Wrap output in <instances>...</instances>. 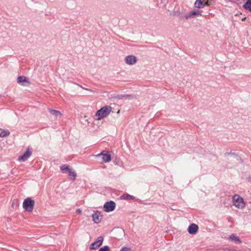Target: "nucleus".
<instances>
[{
  "label": "nucleus",
  "instance_id": "1",
  "mask_svg": "<svg viewBox=\"0 0 251 251\" xmlns=\"http://www.w3.org/2000/svg\"><path fill=\"white\" fill-rule=\"evenodd\" d=\"M112 107L110 106L106 105L98 110L95 116L97 120H100L106 117L111 112Z\"/></svg>",
  "mask_w": 251,
  "mask_h": 251
},
{
  "label": "nucleus",
  "instance_id": "2",
  "mask_svg": "<svg viewBox=\"0 0 251 251\" xmlns=\"http://www.w3.org/2000/svg\"><path fill=\"white\" fill-rule=\"evenodd\" d=\"M34 204V200L28 197L24 200L23 203V207L25 211L31 212L33 210Z\"/></svg>",
  "mask_w": 251,
  "mask_h": 251
},
{
  "label": "nucleus",
  "instance_id": "3",
  "mask_svg": "<svg viewBox=\"0 0 251 251\" xmlns=\"http://www.w3.org/2000/svg\"><path fill=\"white\" fill-rule=\"evenodd\" d=\"M233 205L238 208H243L245 203L243 198L238 195H234L232 198Z\"/></svg>",
  "mask_w": 251,
  "mask_h": 251
},
{
  "label": "nucleus",
  "instance_id": "4",
  "mask_svg": "<svg viewBox=\"0 0 251 251\" xmlns=\"http://www.w3.org/2000/svg\"><path fill=\"white\" fill-rule=\"evenodd\" d=\"M103 241V237L101 236H100L98 237L97 240L93 243L90 244V250H97L98 249L100 246H101L102 242Z\"/></svg>",
  "mask_w": 251,
  "mask_h": 251
},
{
  "label": "nucleus",
  "instance_id": "5",
  "mask_svg": "<svg viewBox=\"0 0 251 251\" xmlns=\"http://www.w3.org/2000/svg\"><path fill=\"white\" fill-rule=\"evenodd\" d=\"M116 203L112 201L106 202L103 205L104 210L106 212H110L114 211Z\"/></svg>",
  "mask_w": 251,
  "mask_h": 251
},
{
  "label": "nucleus",
  "instance_id": "6",
  "mask_svg": "<svg viewBox=\"0 0 251 251\" xmlns=\"http://www.w3.org/2000/svg\"><path fill=\"white\" fill-rule=\"evenodd\" d=\"M32 149L28 147L26 151L18 158V160L21 162L25 161L32 154Z\"/></svg>",
  "mask_w": 251,
  "mask_h": 251
},
{
  "label": "nucleus",
  "instance_id": "7",
  "mask_svg": "<svg viewBox=\"0 0 251 251\" xmlns=\"http://www.w3.org/2000/svg\"><path fill=\"white\" fill-rule=\"evenodd\" d=\"M92 217L95 223L99 224L102 220V215L100 211L97 210L93 213Z\"/></svg>",
  "mask_w": 251,
  "mask_h": 251
},
{
  "label": "nucleus",
  "instance_id": "8",
  "mask_svg": "<svg viewBox=\"0 0 251 251\" xmlns=\"http://www.w3.org/2000/svg\"><path fill=\"white\" fill-rule=\"evenodd\" d=\"M137 57L133 55H127L125 59V63L129 65H132L137 62Z\"/></svg>",
  "mask_w": 251,
  "mask_h": 251
},
{
  "label": "nucleus",
  "instance_id": "9",
  "mask_svg": "<svg viewBox=\"0 0 251 251\" xmlns=\"http://www.w3.org/2000/svg\"><path fill=\"white\" fill-rule=\"evenodd\" d=\"M97 156H101L102 162L105 163L109 162L111 160V155L107 153H105V151H102L101 152L98 154Z\"/></svg>",
  "mask_w": 251,
  "mask_h": 251
},
{
  "label": "nucleus",
  "instance_id": "10",
  "mask_svg": "<svg viewBox=\"0 0 251 251\" xmlns=\"http://www.w3.org/2000/svg\"><path fill=\"white\" fill-rule=\"evenodd\" d=\"M199 227L195 224H191L188 227V231L191 234H195L198 230Z\"/></svg>",
  "mask_w": 251,
  "mask_h": 251
},
{
  "label": "nucleus",
  "instance_id": "11",
  "mask_svg": "<svg viewBox=\"0 0 251 251\" xmlns=\"http://www.w3.org/2000/svg\"><path fill=\"white\" fill-rule=\"evenodd\" d=\"M202 11L198 9H194L192 11H191L187 15H185V18L186 19L190 18L194 15H201Z\"/></svg>",
  "mask_w": 251,
  "mask_h": 251
},
{
  "label": "nucleus",
  "instance_id": "12",
  "mask_svg": "<svg viewBox=\"0 0 251 251\" xmlns=\"http://www.w3.org/2000/svg\"><path fill=\"white\" fill-rule=\"evenodd\" d=\"M17 82L22 85H26L25 83H27L28 84H29L27 78L25 76H19L18 77L17 79Z\"/></svg>",
  "mask_w": 251,
  "mask_h": 251
},
{
  "label": "nucleus",
  "instance_id": "13",
  "mask_svg": "<svg viewBox=\"0 0 251 251\" xmlns=\"http://www.w3.org/2000/svg\"><path fill=\"white\" fill-rule=\"evenodd\" d=\"M207 5V2L205 0H196L195 2V6L197 8L203 7Z\"/></svg>",
  "mask_w": 251,
  "mask_h": 251
},
{
  "label": "nucleus",
  "instance_id": "14",
  "mask_svg": "<svg viewBox=\"0 0 251 251\" xmlns=\"http://www.w3.org/2000/svg\"><path fill=\"white\" fill-rule=\"evenodd\" d=\"M229 239L230 241L234 242L237 244H240L242 242L239 237L234 234H232L231 235H230Z\"/></svg>",
  "mask_w": 251,
  "mask_h": 251
},
{
  "label": "nucleus",
  "instance_id": "15",
  "mask_svg": "<svg viewBox=\"0 0 251 251\" xmlns=\"http://www.w3.org/2000/svg\"><path fill=\"white\" fill-rule=\"evenodd\" d=\"M119 99L121 100H131L134 99L135 97L132 95H122L118 96Z\"/></svg>",
  "mask_w": 251,
  "mask_h": 251
},
{
  "label": "nucleus",
  "instance_id": "16",
  "mask_svg": "<svg viewBox=\"0 0 251 251\" xmlns=\"http://www.w3.org/2000/svg\"><path fill=\"white\" fill-rule=\"evenodd\" d=\"M134 198H135L133 196L130 195L127 193L124 194V195L121 196L120 197V199L122 200H133Z\"/></svg>",
  "mask_w": 251,
  "mask_h": 251
},
{
  "label": "nucleus",
  "instance_id": "17",
  "mask_svg": "<svg viewBox=\"0 0 251 251\" xmlns=\"http://www.w3.org/2000/svg\"><path fill=\"white\" fill-rule=\"evenodd\" d=\"M10 134V132L8 130H4L0 128V137H5L8 136Z\"/></svg>",
  "mask_w": 251,
  "mask_h": 251
},
{
  "label": "nucleus",
  "instance_id": "18",
  "mask_svg": "<svg viewBox=\"0 0 251 251\" xmlns=\"http://www.w3.org/2000/svg\"><path fill=\"white\" fill-rule=\"evenodd\" d=\"M68 176L72 177V180L74 181L76 177V173L71 168L68 171Z\"/></svg>",
  "mask_w": 251,
  "mask_h": 251
},
{
  "label": "nucleus",
  "instance_id": "19",
  "mask_svg": "<svg viewBox=\"0 0 251 251\" xmlns=\"http://www.w3.org/2000/svg\"><path fill=\"white\" fill-rule=\"evenodd\" d=\"M246 0V2L243 5V7L245 9L248 10L249 11H251V0Z\"/></svg>",
  "mask_w": 251,
  "mask_h": 251
},
{
  "label": "nucleus",
  "instance_id": "20",
  "mask_svg": "<svg viewBox=\"0 0 251 251\" xmlns=\"http://www.w3.org/2000/svg\"><path fill=\"white\" fill-rule=\"evenodd\" d=\"M49 111L50 113H51L53 115H54L56 117L61 115V112L58 110L49 109Z\"/></svg>",
  "mask_w": 251,
  "mask_h": 251
},
{
  "label": "nucleus",
  "instance_id": "21",
  "mask_svg": "<svg viewBox=\"0 0 251 251\" xmlns=\"http://www.w3.org/2000/svg\"><path fill=\"white\" fill-rule=\"evenodd\" d=\"M71 168H69V165H63L60 166V170L63 172H65V171H69Z\"/></svg>",
  "mask_w": 251,
  "mask_h": 251
},
{
  "label": "nucleus",
  "instance_id": "22",
  "mask_svg": "<svg viewBox=\"0 0 251 251\" xmlns=\"http://www.w3.org/2000/svg\"><path fill=\"white\" fill-rule=\"evenodd\" d=\"M110 249L108 246H104L100 249L99 251H110Z\"/></svg>",
  "mask_w": 251,
  "mask_h": 251
},
{
  "label": "nucleus",
  "instance_id": "23",
  "mask_svg": "<svg viewBox=\"0 0 251 251\" xmlns=\"http://www.w3.org/2000/svg\"><path fill=\"white\" fill-rule=\"evenodd\" d=\"M74 84H75V85H78V86H79L80 88H81L82 89H84V90H87V91H92L91 90H90V89H88V88H86L85 87H83L82 86H81V85L79 84H77V83L76 82H73Z\"/></svg>",
  "mask_w": 251,
  "mask_h": 251
},
{
  "label": "nucleus",
  "instance_id": "24",
  "mask_svg": "<svg viewBox=\"0 0 251 251\" xmlns=\"http://www.w3.org/2000/svg\"><path fill=\"white\" fill-rule=\"evenodd\" d=\"M120 251H132L129 248L123 247L121 249Z\"/></svg>",
  "mask_w": 251,
  "mask_h": 251
},
{
  "label": "nucleus",
  "instance_id": "25",
  "mask_svg": "<svg viewBox=\"0 0 251 251\" xmlns=\"http://www.w3.org/2000/svg\"><path fill=\"white\" fill-rule=\"evenodd\" d=\"M235 153H233V152H226L225 153V155L226 156H228L229 155H235Z\"/></svg>",
  "mask_w": 251,
  "mask_h": 251
},
{
  "label": "nucleus",
  "instance_id": "26",
  "mask_svg": "<svg viewBox=\"0 0 251 251\" xmlns=\"http://www.w3.org/2000/svg\"><path fill=\"white\" fill-rule=\"evenodd\" d=\"M82 212V210L80 209H77L76 210V213L77 214H81Z\"/></svg>",
  "mask_w": 251,
  "mask_h": 251
},
{
  "label": "nucleus",
  "instance_id": "27",
  "mask_svg": "<svg viewBox=\"0 0 251 251\" xmlns=\"http://www.w3.org/2000/svg\"><path fill=\"white\" fill-rule=\"evenodd\" d=\"M248 180L249 182H251V176L249 177Z\"/></svg>",
  "mask_w": 251,
  "mask_h": 251
},
{
  "label": "nucleus",
  "instance_id": "28",
  "mask_svg": "<svg viewBox=\"0 0 251 251\" xmlns=\"http://www.w3.org/2000/svg\"><path fill=\"white\" fill-rule=\"evenodd\" d=\"M237 0L240 1V2H241V1H242V0Z\"/></svg>",
  "mask_w": 251,
  "mask_h": 251
}]
</instances>
